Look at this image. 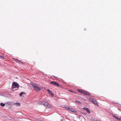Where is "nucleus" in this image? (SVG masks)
<instances>
[{"label":"nucleus","instance_id":"f257e3e1","mask_svg":"<svg viewBox=\"0 0 121 121\" xmlns=\"http://www.w3.org/2000/svg\"><path fill=\"white\" fill-rule=\"evenodd\" d=\"M19 87V85L17 82H13L12 83V90L13 91L17 90Z\"/></svg>","mask_w":121,"mask_h":121},{"label":"nucleus","instance_id":"f03ea898","mask_svg":"<svg viewBox=\"0 0 121 121\" xmlns=\"http://www.w3.org/2000/svg\"><path fill=\"white\" fill-rule=\"evenodd\" d=\"M30 84L32 85L34 90L35 91H38L41 90V87H39L36 83L31 82Z\"/></svg>","mask_w":121,"mask_h":121},{"label":"nucleus","instance_id":"7ed1b4c3","mask_svg":"<svg viewBox=\"0 0 121 121\" xmlns=\"http://www.w3.org/2000/svg\"><path fill=\"white\" fill-rule=\"evenodd\" d=\"M90 101L96 105H98V103L95 99H92L91 98L89 99Z\"/></svg>","mask_w":121,"mask_h":121},{"label":"nucleus","instance_id":"20e7f679","mask_svg":"<svg viewBox=\"0 0 121 121\" xmlns=\"http://www.w3.org/2000/svg\"><path fill=\"white\" fill-rule=\"evenodd\" d=\"M42 104L46 107H47L48 108H50L51 107V105L50 104H48L47 102L44 101L42 102Z\"/></svg>","mask_w":121,"mask_h":121},{"label":"nucleus","instance_id":"39448f33","mask_svg":"<svg viewBox=\"0 0 121 121\" xmlns=\"http://www.w3.org/2000/svg\"><path fill=\"white\" fill-rule=\"evenodd\" d=\"M50 83L51 84L55 85L56 86H60L58 83L55 81H52Z\"/></svg>","mask_w":121,"mask_h":121},{"label":"nucleus","instance_id":"423d86ee","mask_svg":"<svg viewBox=\"0 0 121 121\" xmlns=\"http://www.w3.org/2000/svg\"><path fill=\"white\" fill-rule=\"evenodd\" d=\"M83 109L86 110L88 113H90V110L88 108L86 107H84L83 108Z\"/></svg>","mask_w":121,"mask_h":121},{"label":"nucleus","instance_id":"0eeeda50","mask_svg":"<svg viewBox=\"0 0 121 121\" xmlns=\"http://www.w3.org/2000/svg\"><path fill=\"white\" fill-rule=\"evenodd\" d=\"M47 91L50 94V95L52 96H53V95L52 93V92L50 90H48Z\"/></svg>","mask_w":121,"mask_h":121},{"label":"nucleus","instance_id":"6e6552de","mask_svg":"<svg viewBox=\"0 0 121 121\" xmlns=\"http://www.w3.org/2000/svg\"><path fill=\"white\" fill-rule=\"evenodd\" d=\"M83 94H84V95H90V94L89 93L85 91H84Z\"/></svg>","mask_w":121,"mask_h":121},{"label":"nucleus","instance_id":"1a4fd4ad","mask_svg":"<svg viewBox=\"0 0 121 121\" xmlns=\"http://www.w3.org/2000/svg\"><path fill=\"white\" fill-rule=\"evenodd\" d=\"M78 91L79 92H80L81 93H84V90L80 89H79Z\"/></svg>","mask_w":121,"mask_h":121},{"label":"nucleus","instance_id":"9d476101","mask_svg":"<svg viewBox=\"0 0 121 121\" xmlns=\"http://www.w3.org/2000/svg\"><path fill=\"white\" fill-rule=\"evenodd\" d=\"M14 104L17 106H20V104L19 103H16Z\"/></svg>","mask_w":121,"mask_h":121},{"label":"nucleus","instance_id":"9b49d317","mask_svg":"<svg viewBox=\"0 0 121 121\" xmlns=\"http://www.w3.org/2000/svg\"><path fill=\"white\" fill-rule=\"evenodd\" d=\"M113 117L116 119H118V120L119 121H121V119L120 118H118L116 116H113Z\"/></svg>","mask_w":121,"mask_h":121},{"label":"nucleus","instance_id":"f8f14e48","mask_svg":"<svg viewBox=\"0 0 121 121\" xmlns=\"http://www.w3.org/2000/svg\"><path fill=\"white\" fill-rule=\"evenodd\" d=\"M75 102L76 103H77L79 105H80L81 104V103L80 102L78 101L77 100H75Z\"/></svg>","mask_w":121,"mask_h":121},{"label":"nucleus","instance_id":"ddd939ff","mask_svg":"<svg viewBox=\"0 0 121 121\" xmlns=\"http://www.w3.org/2000/svg\"><path fill=\"white\" fill-rule=\"evenodd\" d=\"M14 60L16 62H17L18 63L19 61V60L17 59H14Z\"/></svg>","mask_w":121,"mask_h":121},{"label":"nucleus","instance_id":"4468645a","mask_svg":"<svg viewBox=\"0 0 121 121\" xmlns=\"http://www.w3.org/2000/svg\"><path fill=\"white\" fill-rule=\"evenodd\" d=\"M0 105L2 107H4L5 105V104H3V103H1L0 104Z\"/></svg>","mask_w":121,"mask_h":121},{"label":"nucleus","instance_id":"2eb2a0df","mask_svg":"<svg viewBox=\"0 0 121 121\" xmlns=\"http://www.w3.org/2000/svg\"><path fill=\"white\" fill-rule=\"evenodd\" d=\"M65 108L67 110H69V111H70V109L71 108H70V107H65Z\"/></svg>","mask_w":121,"mask_h":121},{"label":"nucleus","instance_id":"dca6fc26","mask_svg":"<svg viewBox=\"0 0 121 121\" xmlns=\"http://www.w3.org/2000/svg\"><path fill=\"white\" fill-rule=\"evenodd\" d=\"M25 94V93H24V92H22L20 94V96H22V94Z\"/></svg>","mask_w":121,"mask_h":121},{"label":"nucleus","instance_id":"f3484780","mask_svg":"<svg viewBox=\"0 0 121 121\" xmlns=\"http://www.w3.org/2000/svg\"><path fill=\"white\" fill-rule=\"evenodd\" d=\"M70 111L72 112H73L74 111V110L73 109L70 108Z\"/></svg>","mask_w":121,"mask_h":121},{"label":"nucleus","instance_id":"a211bd4d","mask_svg":"<svg viewBox=\"0 0 121 121\" xmlns=\"http://www.w3.org/2000/svg\"><path fill=\"white\" fill-rule=\"evenodd\" d=\"M19 63H20L21 64H23V62H22V61L20 60H19Z\"/></svg>","mask_w":121,"mask_h":121},{"label":"nucleus","instance_id":"6ab92c4d","mask_svg":"<svg viewBox=\"0 0 121 121\" xmlns=\"http://www.w3.org/2000/svg\"><path fill=\"white\" fill-rule=\"evenodd\" d=\"M0 57H1V58L2 59H4V58L3 56H1Z\"/></svg>","mask_w":121,"mask_h":121},{"label":"nucleus","instance_id":"aec40b11","mask_svg":"<svg viewBox=\"0 0 121 121\" xmlns=\"http://www.w3.org/2000/svg\"><path fill=\"white\" fill-rule=\"evenodd\" d=\"M53 76L54 77H55V78H57V77H56V76Z\"/></svg>","mask_w":121,"mask_h":121},{"label":"nucleus","instance_id":"412c9836","mask_svg":"<svg viewBox=\"0 0 121 121\" xmlns=\"http://www.w3.org/2000/svg\"><path fill=\"white\" fill-rule=\"evenodd\" d=\"M69 91H70V92H73L72 91H71V90Z\"/></svg>","mask_w":121,"mask_h":121}]
</instances>
